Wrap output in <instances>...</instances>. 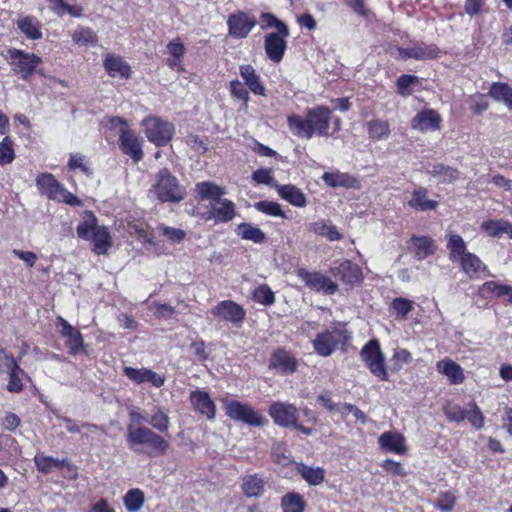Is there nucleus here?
<instances>
[{
	"mask_svg": "<svg viewBox=\"0 0 512 512\" xmlns=\"http://www.w3.org/2000/svg\"><path fill=\"white\" fill-rule=\"evenodd\" d=\"M287 125L291 133L304 139L313 136H331V109L325 105H317L306 110L305 116L291 114L287 116Z\"/></svg>",
	"mask_w": 512,
	"mask_h": 512,
	"instance_id": "obj_1",
	"label": "nucleus"
},
{
	"mask_svg": "<svg viewBox=\"0 0 512 512\" xmlns=\"http://www.w3.org/2000/svg\"><path fill=\"white\" fill-rule=\"evenodd\" d=\"M125 440L132 452L149 458L164 456L170 448L167 439L144 425L128 424Z\"/></svg>",
	"mask_w": 512,
	"mask_h": 512,
	"instance_id": "obj_2",
	"label": "nucleus"
},
{
	"mask_svg": "<svg viewBox=\"0 0 512 512\" xmlns=\"http://www.w3.org/2000/svg\"><path fill=\"white\" fill-rule=\"evenodd\" d=\"M77 235L82 240H91L92 251L97 255H105L113 246L109 228L98 225V220L92 211L86 212V218L76 227Z\"/></svg>",
	"mask_w": 512,
	"mask_h": 512,
	"instance_id": "obj_3",
	"label": "nucleus"
},
{
	"mask_svg": "<svg viewBox=\"0 0 512 512\" xmlns=\"http://www.w3.org/2000/svg\"><path fill=\"white\" fill-rule=\"evenodd\" d=\"M150 193L161 203H179L186 197V189L167 168H161L155 175Z\"/></svg>",
	"mask_w": 512,
	"mask_h": 512,
	"instance_id": "obj_4",
	"label": "nucleus"
},
{
	"mask_svg": "<svg viewBox=\"0 0 512 512\" xmlns=\"http://www.w3.org/2000/svg\"><path fill=\"white\" fill-rule=\"evenodd\" d=\"M35 184L38 192L48 200L64 203L72 207L82 205V200L66 187L50 172H42L36 176Z\"/></svg>",
	"mask_w": 512,
	"mask_h": 512,
	"instance_id": "obj_5",
	"label": "nucleus"
},
{
	"mask_svg": "<svg viewBox=\"0 0 512 512\" xmlns=\"http://www.w3.org/2000/svg\"><path fill=\"white\" fill-rule=\"evenodd\" d=\"M6 58L12 72L25 81H29L42 64L40 56L17 48H9Z\"/></svg>",
	"mask_w": 512,
	"mask_h": 512,
	"instance_id": "obj_6",
	"label": "nucleus"
},
{
	"mask_svg": "<svg viewBox=\"0 0 512 512\" xmlns=\"http://www.w3.org/2000/svg\"><path fill=\"white\" fill-rule=\"evenodd\" d=\"M350 339V333L346 329L333 327L319 333L313 346L316 352H346Z\"/></svg>",
	"mask_w": 512,
	"mask_h": 512,
	"instance_id": "obj_7",
	"label": "nucleus"
},
{
	"mask_svg": "<svg viewBox=\"0 0 512 512\" xmlns=\"http://www.w3.org/2000/svg\"><path fill=\"white\" fill-rule=\"evenodd\" d=\"M147 139L157 147L166 146L175 133L174 124L159 116L149 115L142 120Z\"/></svg>",
	"mask_w": 512,
	"mask_h": 512,
	"instance_id": "obj_8",
	"label": "nucleus"
},
{
	"mask_svg": "<svg viewBox=\"0 0 512 512\" xmlns=\"http://www.w3.org/2000/svg\"><path fill=\"white\" fill-rule=\"evenodd\" d=\"M225 414L232 420L243 422L252 427H263L268 423V420L259 411L238 400H231L226 403Z\"/></svg>",
	"mask_w": 512,
	"mask_h": 512,
	"instance_id": "obj_9",
	"label": "nucleus"
},
{
	"mask_svg": "<svg viewBox=\"0 0 512 512\" xmlns=\"http://www.w3.org/2000/svg\"><path fill=\"white\" fill-rule=\"evenodd\" d=\"M295 275L311 291L326 295H333L338 291V284L320 271H309L306 268L297 267Z\"/></svg>",
	"mask_w": 512,
	"mask_h": 512,
	"instance_id": "obj_10",
	"label": "nucleus"
},
{
	"mask_svg": "<svg viewBox=\"0 0 512 512\" xmlns=\"http://www.w3.org/2000/svg\"><path fill=\"white\" fill-rule=\"evenodd\" d=\"M55 329L68 352H82L84 350V337L81 331L71 325L65 318L62 316L56 317Z\"/></svg>",
	"mask_w": 512,
	"mask_h": 512,
	"instance_id": "obj_11",
	"label": "nucleus"
},
{
	"mask_svg": "<svg viewBox=\"0 0 512 512\" xmlns=\"http://www.w3.org/2000/svg\"><path fill=\"white\" fill-rule=\"evenodd\" d=\"M330 273L347 288L352 289L363 283L364 275L361 267L349 259L331 267Z\"/></svg>",
	"mask_w": 512,
	"mask_h": 512,
	"instance_id": "obj_12",
	"label": "nucleus"
},
{
	"mask_svg": "<svg viewBox=\"0 0 512 512\" xmlns=\"http://www.w3.org/2000/svg\"><path fill=\"white\" fill-rule=\"evenodd\" d=\"M257 25L255 16L238 10L227 18L228 34L236 39L246 38Z\"/></svg>",
	"mask_w": 512,
	"mask_h": 512,
	"instance_id": "obj_13",
	"label": "nucleus"
},
{
	"mask_svg": "<svg viewBox=\"0 0 512 512\" xmlns=\"http://www.w3.org/2000/svg\"><path fill=\"white\" fill-rule=\"evenodd\" d=\"M211 314L221 321L238 327L246 318V310L233 300H222L211 309Z\"/></svg>",
	"mask_w": 512,
	"mask_h": 512,
	"instance_id": "obj_14",
	"label": "nucleus"
},
{
	"mask_svg": "<svg viewBox=\"0 0 512 512\" xmlns=\"http://www.w3.org/2000/svg\"><path fill=\"white\" fill-rule=\"evenodd\" d=\"M289 29L267 33L264 36V50L267 58L275 64L280 63L287 50Z\"/></svg>",
	"mask_w": 512,
	"mask_h": 512,
	"instance_id": "obj_15",
	"label": "nucleus"
},
{
	"mask_svg": "<svg viewBox=\"0 0 512 512\" xmlns=\"http://www.w3.org/2000/svg\"><path fill=\"white\" fill-rule=\"evenodd\" d=\"M119 148L124 155L129 156L134 163L143 160V140L130 128L120 129Z\"/></svg>",
	"mask_w": 512,
	"mask_h": 512,
	"instance_id": "obj_16",
	"label": "nucleus"
},
{
	"mask_svg": "<svg viewBox=\"0 0 512 512\" xmlns=\"http://www.w3.org/2000/svg\"><path fill=\"white\" fill-rule=\"evenodd\" d=\"M442 127L440 113L432 108H424L418 111L411 119V128L421 133L435 132Z\"/></svg>",
	"mask_w": 512,
	"mask_h": 512,
	"instance_id": "obj_17",
	"label": "nucleus"
},
{
	"mask_svg": "<svg viewBox=\"0 0 512 512\" xmlns=\"http://www.w3.org/2000/svg\"><path fill=\"white\" fill-rule=\"evenodd\" d=\"M123 374L135 385L149 383L155 388H160L165 383V376L156 373L149 368H134L131 366L123 367Z\"/></svg>",
	"mask_w": 512,
	"mask_h": 512,
	"instance_id": "obj_18",
	"label": "nucleus"
},
{
	"mask_svg": "<svg viewBox=\"0 0 512 512\" xmlns=\"http://www.w3.org/2000/svg\"><path fill=\"white\" fill-rule=\"evenodd\" d=\"M269 416L280 427H291L298 420V410L293 404L273 402L268 409Z\"/></svg>",
	"mask_w": 512,
	"mask_h": 512,
	"instance_id": "obj_19",
	"label": "nucleus"
},
{
	"mask_svg": "<svg viewBox=\"0 0 512 512\" xmlns=\"http://www.w3.org/2000/svg\"><path fill=\"white\" fill-rule=\"evenodd\" d=\"M103 67L111 78L128 80L132 76V68L120 55L107 53L103 60Z\"/></svg>",
	"mask_w": 512,
	"mask_h": 512,
	"instance_id": "obj_20",
	"label": "nucleus"
},
{
	"mask_svg": "<svg viewBox=\"0 0 512 512\" xmlns=\"http://www.w3.org/2000/svg\"><path fill=\"white\" fill-rule=\"evenodd\" d=\"M461 270L470 278H480L481 275H489L487 265L474 253L469 252L464 254V257L459 259Z\"/></svg>",
	"mask_w": 512,
	"mask_h": 512,
	"instance_id": "obj_21",
	"label": "nucleus"
},
{
	"mask_svg": "<svg viewBox=\"0 0 512 512\" xmlns=\"http://www.w3.org/2000/svg\"><path fill=\"white\" fill-rule=\"evenodd\" d=\"M190 402L194 410L205 416L208 420H213L215 418L216 406L206 391H192L190 394Z\"/></svg>",
	"mask_w": 512,
	"mask_h": 512,
	"instance_id": "obj_22",
	"label": "nucleus"
},
{
	"mask_svg": "<svg viewBox=\"0 0 512 512\" xmlns=\"http://www.w3.org/2000/svg\"><path fill=\"white\" fill-rule=\"evenodd\" d=\"M239 74L251 93L258 96L266 95V86L252 65H240Z\"/></svg>",
	"mask_w": 512,
	"mask_h": 512,
	"instance_id": "obj_23",
	"label": "nucleus"
},
{
	"mask_svg": "<svg viewBox=\"0 0 512 512\" xmlns=\"http://www.w3.org/2000/svg\"><path fill=\"white\" fill-rule=\"evenodd\" d=\"M429 191L425 187H418L411 192V197L407 205L414 211H433L436 210L439 202L428 198Z\"/></svg>",
	"mask_w": 512,
	"mask_h": 512,
	"instance_id": "obj_24",
	"label": "nucleus"
},
{
	"mask_svg": "<svg viewBox=\"0 0 512 512\" xmlns=\"http://www.w3.org/2000/svg\"><path fill=\"white\" fill-rule=\"evenodd\" d=\"M322 180L327 186L332 188H360V181L358 180V178L346 172H325L322 175Z\"/></svg>",
	"mask_w": 512,
	"mask_h": 512,
	"instance_id": "obj_25",
	"label": "nucleus"
},
{
	"mask_svg": "<svg viewBox=\"0 0 512 512\" xmlns=\"http://www.w3.org/2000/svg\"><path fill=\"white\" fill-rule=\"evenodd\" d=\"M379 446L386 452L398 455H404L407 452L405 438L402 434L396 432H384L378 439Z\"/></svg>",
	"mask_w": 512,
	"mask_h": 512,
	"instance_id": "obj_26",
	"label": "nucleus"
},
{
	"mask_svg": "<svg viewBox=\"0 0 512 512\" xmlns=\"http://www.w3.org/2000/svg\"><path fill=\"white\" fill-rule=\"evenodd\" d=\"M16 25L29 40H39L43 37L42 23L35 16H21L16 20Z\"/></svg>",
	"mask_w": 512,
	"mask_h": 512,
	"instance_id": "obj_27",
	"label": "nucleus"
},
{
	"mask_svg": "<svg viewBox=\"0 0 512 512\" xmlns=\"http://www.w3.org/2000/svg\"><path fill=\"white\" fill-rule=\"evenodd\" d=\"M6 365L9 367V381L7 390L12 393H19L23 390L21 375L24 371L20 368L17 361L13 358V354H3Z\"/></svg>",
	"mask_w": 512,
	"mask_h": 512,
	"instance_id": "obj_28",
	"label": "nucleus"
},
{
	"mask_svg": "<svg viewBox=\"0 0 512 512\" xmlns=\"http://www.w3.org/2000/svg\"><path fill=\"white\" fill-rule=\"evenodd\" d=\"M366 131L372 142L383 141L391 134L390 123L386 119L372 118L366 123Z\"/></svg>",
	"mask_w": 512,
	"mask_h": 512,
	"instance_id": "obj_29",
	"label": "nucleus"
},
{
	"mask_svg": "<svg viewBox=\"0 0 512 512\" xmlns=\"http://www.w3.org/2000/svg\"><path fill=\"white\" fill-rule=\"evenodd\" d=\"M410 245L418 260H423L436 251L434 240L430 236H416L410 238Z\"/></svg>",
	"mask_w": 512,
	"mask_h": 512,
	"instance_id": "obj_30",
	"label": "nucleus"
},
{
	"mask_svg": "<svg viewBox=\"0 0 512 512\" xmlns=\"http://www.w3.org/2000/svg\"><path fill=\"white\" fill-rule=\"evenodd\" d=\"M298 361L291 354H272L269 368L282 375L292 374L297 370Z\"/></svg>",
	"mask_w": 512,
	"mask_h": 512,
	"instance_id": "obj_31",
	"label": "nucleus"
},
{
	"mask_svg": "<svg viewBox=\"0 0 512 512\" xmlns=\"http://www.w3.org/2000/svg\"><path fill=\"white\" fill-rule=\"evenodd\" d=\"M279 196L291 205L302 208L307 204V198L300 188L292 184L277 186Z\"/></svg>",
	"mask_w": 512,
	"mask_h": 512,
	"instance_id": "obj_32",
	"label": "nucleus"
},
{
	"mask_svg": "<svg viewBox=\"0 0 512 512\" xmlns=\"http://www.w3.org/2000/svg\"><path fill=\"white\" fill-rule=\"evenodd\" d=\"M362 360L370 372L381 381L388 380L384 354H361Z\"/></svg>",
	"mask_w": 512,
	"mask_h": 512,
	"instance_id": "obj_33",
	"label": "nucleus"
},
{
	"mask_svg": "<svg viewBox=\"0 0 512 512\" xmlns=\"http://www.w3.org/2000/svg\"><path fill=\"white\" fill-rule=\"evenodd\" d=\"M437 370L439 373L445 375L452 385L461 384L465 379L461 366L450 359L439 361L437 363Z\"/></svg>",
	"mask_w": 512,
	"mask_h": 512,
	"instance_id": "obj_34",
	"label": "nucleus"
},
{
	"mask_svg": "<svg viewBox=\"0 0 512 512\" xmlns=\"http://www.w3.org/2000/svg\"><path fill=\"white\" fill-rule=\"evenodd\" d=\"M241 489L248 498H258L265 491V481L258 474H249L243 477Z\"/></svg>",
	"mask_w": 512,
	"mask_h": 512,
	"instance_id": "obj_35",
	"label": "nucleus"
},
{
	"mask_svg": "<svg viewBox=\"0 0 512 512\" xmlns=\"http://www.w3.org/2000/svg\"><path fill=\"white\" fill-rule=\"evenodd\" d=\"M308 230L317 236L326 237L331 242L340 241L343 238L337 227L326 220L311 222Z\"/></svg>",
	"mask_w": 512,
	"mask_h": 512,
	"instance_id": "obj_36",
	"label": "nucleus"
},
{
	"mask_svg": "<svg viewBox=\"0 0 512 512\" xmlns=\"http://www.w3.org/2000/svg\"><path fill=\"white\" fill-rule=\"evenodd\" d=\"M220 206L212 207L210 211V218H213L217 223H227L231 221L236 215L235 204L229 199L217 200Z\"/></svg>",
	"mask_w": 512,
	"mask_h": 512,
	"instance_id": "obj_37",
	"label": "nucleus"
},
{
	"mask_svg": "<svg viewBox=\"0 0 512 512\" xmlns=\"http://www.w3.org/2000/svg\"><path fill=\"white\" fill-rule=\"evenodd\" d=\"M167 51L170 55V58L167 60V65L174 69L178 68L182 70V62L184 55L186 53V47L182 43L179 37L173 38L167 44Z\"/></svg>",
	"mask_w": 512,
	"mask_h": 512,
	"instance_id": "obj_38",
	"label": "nucleus"
},
{
	"mask_svg": "<svg viewBox=\"0 0 512 512\" xmlns=\"http://www.w3.org/2000/svg\"><path fill=\"white\" fill-rule=\"evenodd\" d=\"M306 506L307 503L304 497L295 491L286 493L280 500L282 512H305Z\"/></svg>",
	"mask_w": 512,
	"mask_h": 512,
	"instance_id": "obj_39",
	"label": "nucleus"
},
{
	"mask_svg": "<svg viewBox=\"0 0 512 512\" xmlns=\"http://www.w3.org/2000/svg\"><path fill=\"white\" fill-rule=\"evenodd\" d=\"M488 95L497 102H502L512 111V87L505 82H493Z\"/></svg>",
	"mask_w": 512,
	"mask_h": 512,
	"instance_id": "obj_40",
	"label": "nucleus"
},
{
	"mask_svg": "<svg viewBox=\"0 0 512 512\" xmlns=\"http://www.w3.org/2000/svg\"><path fill=\"white\" fill-rule=\"evenodd\" d=\"M33 461L37 471L45 475L50 474L54 470H62L63 466L62 459L45 455L43 452L37 453Z\"/></svg>",
	"mask_w": 512,
	"mask_h": 512,
	"instance_id": "obj_41",
	"label": "nucleus"
},
{
	"mask_svg": "<svg viewBox=\"0 0 512 512\" xmlns=\"http://www.w3.org/2000/svg\"><path fill=\"white\" fill-rule=\"evenodd\" d=\"M236 233L243 240L252 241L256 244H262L266 241V234L260 228L250 223H240L236 228Z\"/></svg>",
	"mask_w": 512,
	"mask_h": 512,
	"instance_id": "obj_42",
	"label": "nucleus"
},
{
	"mask_svg": "<svg viewBox=\"0 0 512 512\" xmlns=\"http://www.w3.org/2000/svg\"><path fill=\"white\" fill-rule=\"evenodd\" d=\"M297 471L301 477L312 486L320 485L325 480V471L321 467H310L303 463L297 464Z\"/></svg>",
	"mask_w": 512,
	"mask_h": 512,
	"instance_id": "obj_43",
	"label": "nucleus"
},
{
	"mask_svg": "<svg viewBox=\"0 0 512 512\" xmlns=\"http://www.w3.org/2000/svg\"><path fill=\"white\" fill-rule=\"evenodd\" d=\"M413 59L425 61L437 59L441 50L435 44H426L424 42H416L413 46Z\"/></svg>",
	"mask_w": 512,
	"mask_h": 512,
	"instance_id": "obj_44",
	"label": "nucleus"
},
{
	"mask_svg": "<svg viewBox=\"0 0 512 512\" xmlns=\"http://www.w3.org/2000/svg\"><path fill=\"white\" fill-rule=\"evenodd\" d=\"M195 192L200 199L219 200L224 195V188L218 186L211 181L199 182L195 185Z\"/></svg>",
	"mask_w": 512,
	"mask_h": 512,
	"instance_id": "obj_45",
	"label": "nucleus"
},
{
	"mask_svg": "<svg viewBox=\"0 0 512 512\" xmlns=\"http://www.w3.org/2000/svg\"><path fill=\"white\" fill-rule=\"evenodd\" d=\"M420 84L419 77L411 74L400 75L395 83V91L401 97H408L413 94L416 86Z\"/></svg>",
	"mask_w": 512,
	"mask_h": 512,
	"instance_id": "obj_46",
	"label": "nucleus"
},
{
	"mask_svg": "<svg viewBox=\"0 0 512 512\" xmlns=\"http://www.w3.org/2000/svg\"><path fill=\"white\" fill-rule=\"evenodd\" d=\"M145 503V494L139 488H133L123 496V504L127 512H139Z\"/></svg>",
	"mask_w": 512,
	"mask_h": 512,
	"instance_id": "obj_47",
	"label": "nucleus"
},
{
	"mask_svg": "<svg viewBox=\"0 0 512 512\" xmlns=\"http://www.w3.org/2000/svg\"><path fill=\"white\" fill-rule=\"evenodd\" d=\"M447 249L449 251V258L453 262L459 261L460 258L464 257V254L469 253L465 241L458 234L448 235Z\"/></svg>",
	"mask_w": 512,
	"mask_h": 512,
	"instance_id": "obj_48",
	"label": "nucleus"
},
{
	"mask_svg": "<svg viewBox=\"0 0 512 512\" xmlns=\"http://www.w3.org/2000/svg\"><path fill=\"white\" fill-rule=\"evenodd\" d=\"M148 423L159 433H167L170 428V418L165 409L160 406L154 407Z\"/></svg>",
	"mask_w": 512,
	"mask_h": 512,
	"instance_id": "obj_49",
	"label": "nucleus"
},
{
	"mask_svg": "<svg viewBox=\"0 0 512 512\" xmlns=\"http://www.w3.org/2000/svg\"><path fill=\"white\" fill-rule=\"evenodd\" d=\"M430 173L433 177L439 178L443 183H453L460 178L461 174L457 168L442 163L433 165Z\"/></svg>",
	"mask_w": 512,
	"mask_h": 512,
	"instance_id": "obj_50",
	"label": "nucleus"
},
{
	"mask_svg": "<svg viewBox=\"0 0 512 512\" xmlns=\"http://www.w3.org/2000/svg\"><path fill=\"white\" fill-rule=\"evenodd\" d=\"M72 40L77 45L96 46L98 36L90 27L79 26L72 34Z\"/></svg>",
	"mask_w": 512,
	"mask_h": 512,
	"instance_id": "obj_51",
	"label": "nucleus"
},
{
	"mask_svg": "<svg viewBox=\"0 0 512 512\" xmlns=\"http://www.w3.org/2000/svg\"><path fill=\"white\" fill-rule=\"evenodd\" d=\"M228 90L233 99L239 100L244 106H248L250 101L249 90L245 83L238 79H233L229 82Z\"/></svg>",
	"mask_w": 512,
	"mask_h": 512,
	"instance_id": "obj_52",
	"label": "nucleus"
},
{
	"mask_svg": "<svg viewBox=\"0 0 512 512\" xmlns=\"http://www.w3.org/2000/svg\"><path fill=\"white\" fill-rule=\"evenodd\" d=\"M252 298L255 302L264 306H271L275 303V294L267 284L257 286L252 292Z\"/></svg>",
	"mask_w": 512,
	"mask_h": 512,
	"instance_id": "obj_53",
	"label": "nucleus"
},
{
	"mask_svg": "<svg viewBox=\"0 0 512 512\" xmlns=\"http://www.w3.org/2000/svg\"><path fill=\"white\" fill-rule=\"evenodd\" d=\"M390 310L397 318L406 319L413 310V302L404 297L394 298L390 304Z\"/></svg>",
	"mask_w": 512,
	"mask_h": 512,
	"instance_id": "obj_54",
	"label": "nucleus"
},
{
	"mask_svg": "<svg viewBox=\"0 0 512 512\" xmlns=\"http://www.w3.org/2000/svg\"><path fill=\"white\" fill-rule=\"evenodd\" d=\"M255 208L269 216L286 218L285 212L282 210L281 205L277 202L268 200L259 201L255 203Z\"/></svg>",
	"mask_w": 512,
	"mask_h": 512,
	"instance_id": "obj_55",
	"label": "nucleus"
},
{
	"mask_svg": "<svg viewBox=\"0 0 512 512\" xmlns=\"http://www.w3.org/2000/svg\"><path fill=\"white\" fill-rule=\"evenodd\" d=\"M505 285L498 281H486L480 286L479 293L485 298H501Z\"/></svg>",
	"mask_w": 512,
	"mask_h": 512,
	"instance_id": "obj_56",
	"label": "nucleus"
},
{
	"mask_svg": "<svg viewBox=\"0 0 512 512\" xmlns=\"http://www.w3.org/2000/svg\"><path fill=\"white\" fill-rule=\"evenodd\" d=\"M14 159L13 141L9 136H6L0 142V165L10 164Z\"/></svg>",
	"mask_w": 512,
	"mask_h": 512,
	"instance_id": "obj_57",
	"label": "nucleus"
},
{
	"mask_svg": "<svg viewBox=\"0 0 512 512\" xmlns=\"http://www.w3.org/2000/svg\"><path fill=\"white\" fill-rule=\"evenodd\" d=\"M505 220H485L481 224V229L492 238H499L503 235Z\"/></svg>",
	"mask_w": 512,
	"mask_h": 512,
	"instance_id": "obj_58",
	"label": "nucleus"
},
{
	"mask_svg": "<svg viewBox=\"0 0 512 512\" xmlns=\"http://www.w3.org/2000/svg\"><path fill=\"white\" fill-rule=\"evenodd\" d=\"M261 22H262V29L276 28L275 32H280L281 30H287L288 26L283 21L279 20L276 16H274L271 13H262L260 16Z\"/></svg>",
	"mask_w": 512,
	"mask_h": 512,
	"instance_id": "obj_59",
	"label": "nucleus"
},
{
	"mask_svg": "<svg viewBox=\"0 0 512 512\" xmlns=\"http://www.w3.org/2000/svg\"><path fill=\"white\" fill-rule=\"evenodd\" d=\"M469 406L471 407V410L467 412L466 418L474 428L481 429L484 426L485 420L482 411L475 402H471Z\"/></svg>",
	"mask_w": 512,
	"mask_h": 512,
	"instance_id": "obj_60",
	"label": "nucleus"
},
{
	"mask_svg": "<svg viewBox=\"0 0 512 512\" xmlns=\"http://www.w3.org/2000/svg\"><path fill=\"white\" fill-rule=\"evenodd\" d=\"M159 230L169 241L180 243L186 238V232L179 228L160 225Z\"/></svg>",
	"mask_w": 512,
	"mask_h": 512,
	"instance_id": "obj_61",
	"label": "nucleus"
},
{
	"mask_svg": "<svg viewBox=\"0 0 512 512\" xmlns=\"http://www.w3.org/2000/svg\"><path fill=\"white\" fill-rule=\"evenodd\" d=\"M69 170L80 169L84 174L91 175L92 171L85 163V157L81 154H71L67 163Z\"/></svg>",
	"mask_w": 512,
	"mask_h": 512,
	"instance_id": "obj_62",
	"label": "nucleus"
},
{
	"mask_svg": "<svg viewBox=\"0 0 512 512\" xmlns=\"http://www.w3.org/2000/svg\"><path fill=\"white\" fill-rule=\"evenodd\" d=\"M489 108V101L487 100V96L482 93H478L471 98L470 110L475 115H481Z\"/></svg>",
	"mask_w": 512,
	"mask_h": 512,
	"instance_id": "obj_63",
	"label": "nucleus"
},
{
	"mask_svg": "<svg viewBox=\"0 0 512 512\" xmlns=\"http://www.w3.org/2000/svg\"><path fill=\"white\" fill-rule=\"evenodd\" d=\"M443 411L447 419L453 422H461L467 416V411L459 405H447Z\"/></svg>",
	"mask_w": 512,
	"mask_h": 512,
	"instance_id": "obj_64",
	"label": "nucleus"
}]
</instances>
